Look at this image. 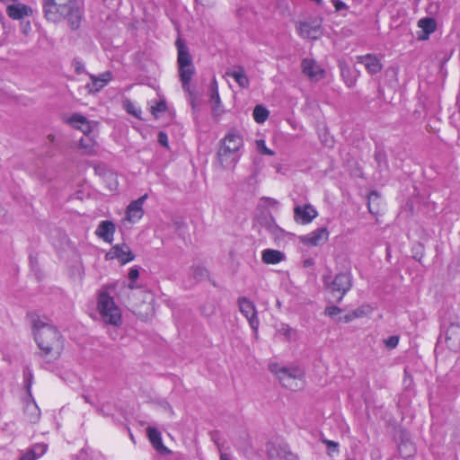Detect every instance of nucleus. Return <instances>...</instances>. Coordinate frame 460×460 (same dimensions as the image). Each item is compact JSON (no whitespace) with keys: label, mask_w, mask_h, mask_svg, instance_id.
<instances>
[{"label":"nucleus","mask_w":460,"mask_h":460,"mask_svg":"<svg viewBox=\"0 0 460 460\" xmlns=\"http://www.w3.org/2000/svg\"><path fill=\"white\" fill-rule=\"evenodd\" d=\"M220 460H232V456L227 453L220 452Z\"/></svg>","instance_id":"42"},{"label":"nucleus","mask_w":460,"mask_h":460,"mask_svg":"<svg viewBox=\"0 0 460 460\" xmlns=\"http://www.w3.org/2000/svg\"><path fill=\"white\" fill-rule=\"evenodd\" d=\"M165 109H166L165 103L160 102L156 105V107L153 108V113H155L156 111H158V112L164 111H165Z\"/></svg>","instance_id":"39"},{"label":"nucleus","mask_w":460,"mask_h":460,"mask_svg":"<svg viewBox=\"0 0 460 460\" xmlns=\"http://www.w3.org/2000/svg\"><path fill=\"white\" fill-rule=\"evenodd\" d=\"M75 69L77 73H81L84 70V64L80 61L75 60L74 62Z\"/></svg>","instance_id":"40"},{"label":"nucleus","mask_w":460,"mask_h":460,"mask_svg":"<svg viewBox=\"0 0 460 460\" xmlns=\"http://www.w3.org/2000/svg\"><path fill=\"white\" fill-rule=\"evenodd\" d=\"M398 450L402 457H409L414 454L415 448L411 442H402L399 445Z\"/></svg>","instance_id":"27"},{"label":"nucleus","mask_w":460,"mask_h":460,"mask_svg":"<svg viewBox=\"0 0 460 460\" xmlns=\"http://www.w3.org/2000/svg\"><path fill=\"white\" fill-rule=\"evenodd\" d=\"M296 31L303 39L318 40L323 35V27L321 19L299 22L296 25Z\"/></svg>","instance_id":"7"},{"label":"nucleus","mask_w":460,"mask_h":460,"mask_svg":"<svg viewBox=\"0 0 460 460\" xmlns=\"http://www.w3.org/2000/svg\"><path fill=\"white\" fill-rule=\"evenodd\" d=\"M384 343L385 344L387 349H393L396 348L399 343V336H397V335L390 336L387 339L384 340Z\"/></svg>","instance_id":"31"},{"label":"nucleus","mask_w":460,"mask_h":460,"mask_svg":"<svg viewBox=\"0 0 460 460\" xmlns=\"http://www.w3.org/2000/svg\"><path fill=\"white\" fill-rule=\"evenodd\" d=\"M356 59L358 63L364 65L366 70L370 75L378 74L383 68L381 61L373 54L357 56Z\"/></svg>","instance_id":"18"},{"label":"nucleus","mask_w":460,"mask_h":460,"mask_svg":"<svg viewBox=\"0 0 460 460\" xmlns=\"http://www.w3.org/2000/svg\"><path fill=\"white\" fill-rule=\"evenodd\" d=\"M24 379L26 383V389L28 392V396L31 394V380H32V374L31 372L24 374Z\"/></svg>","instance_id":"36"},{"label":"nucleus","mask_w":460,"mask_h":460,"mask_svg":"<svg viewBox=\"0 0 460 460\" xmlns=\"http://www.w3.org/2000/svg\"><path fill=\"white\" fill-rule=\"evenodd\" d=\"M256 147H257V150L261 155H274V154H275L271 149L267 147L265 140H263V139L256 140Z\"/></svg>","instance_id":"29"},{"label":"nucleus","mask_w":460,"mask_h":460,"mask_svg":"<svg viewBox=\"0 0 460 460\" xmlns=\"http://www.w3.org/2000/svg\"><path fill=\"white\" fill-rule=\"evenodd\" d=\"M147 435L152 446L160 454L165 455L169 453L168 448L163 444L161 433L156 429L151 427L147 428Z\"/></svg>","instance_id":"21"},{"label":"nucleus","mask_w":460,"mask_h":460,"mask_svg":"<svg viewBox=\"0 0 460 460\" xmlns=\"http://www.w3.org/2000/svg\"><path fill=\"white\" fill-rule=\"evenodd\" d=\"M91 82L85 85V88L90 93L100 92L103 89L112 78V74L109 71L104 72L99 75H90Z\"/></svg>","instance_id":"16"},{"label":"nucleus","mask_w":460,"mask_h":460,"mask_svg":"<svg viewBox=\"0 0 460 460\" xmlns=\"http://www.w3.org/2000/svg\"><path fill=\"white\" fill-rule=\"evenodd\" d=\"M158 142L161 146L164 147H168V137L164 132H159L158 134Z\"/></svg>","instance_id":"37"},{"label":"nucleus","mask_w":460,"mask_h":460,"mask_svg":"<svg viewBox=\"0 0 460 460\" xmlns=\"http://www.w3.org/2000/svg\"><path fill=\"white\" fill-rule=\"evenodd\" d=\"M107 256L111 259H118L122 264L128 263L135 258L130 248L125 243L113 246Z\"/></svg>","instance_id":"17"},{"label":"nucleus","mask_w":460,"mask_h":460,"mask_svg":"<svg viewBox=\"0 0 460 460\" xmlns=\"http://www.w3.org/2000/svg\"><path fill=\"white\" fill-rule=\"evenodd\" d=\"M378 194L376 192H371L368 196V210L372 214H376L378 211L377 209H375L373 207V202L376 199H378Z\"/></svg>","instance_id":"32"},{"label":"nucleus","mask_w":460,"mask_h":460,"mask_svg":"<svg viewBox=\"0 0 460 460\" xmlns=\"http://www.w3.org/2000/svg\"><path fill=\"white\" fill-rule=\"evenodd\" d=\"M302 72L312 81H320L325 76V70L312 58H304L301 63Z\"/></svg>","instance_id":"10"},{"label":"nucleus","mask_w":460,"mask_h":460,"mask_svg":"<svg viewBox=\"0 0 460 460\" xmlns=\"http://www.w3.org/2000/svg\"><path fill=\"white\" fill-rule=\"evenodd\" d=\"M198 270H199V271H200L199 275H200V276H202V275H203L204 270H203L202 269H199Z\"/></svg>","instance_id":"49"},{"label":"nucleus","mask_w":460,"mask_h":460,"mask_svg":"<svg viewBox=\"0 0 460 460\" xmlns=\"http://www.w3.org/2000/svg\"><path fill=\"white\" fill-rule=\"evenodd\" d=\"M226 75L234 79L238 85L242 88H247L250 84L248 76L245 74L243 67L238 66L233 70H227Z\"/></svg>","instance_id":"24"},{"label":"nucleus","mask_w":460,"mask_h":460,"mask_svg":"<svg viewBox=\"0 0 460 460\" xmlns=\"http://www.w3.org/2000/svg\"><path fill=\"white\" fill-rule=\"evenodd\" d=\"M139 276V271L136 268H132L129 270V272H128V279H130L131 283L128 285V288H134V284L133 282L136 281L137 279Z\"/></svg>","instance_id":"33"},{"label":"nucleus","mask_w":460,"mask_h":460,"mask_svg":"<svg viewBox=\"0 0 460 460\" xmlns=\"http://www.w3.org/2000/svg\"><path fill=\"white\" fill-rule=\"evenodd\" d=\"M84 401H85L86 402H90L88 396L84 395Z\"/></svg>","instance_id":"48"},{"label":"nucleus","mask_w":460,"mask_h":460,"mask_svg":"<svg viewBox=\"0 0 460 460\" xmlns=\"http://www.w3.org/2000/svg\"><path fill=\"white\" fill-rule=\"evenodd\" d=\"M97 310L105 323L119 326L121 323V312L114 299L106 291L98 294Z\"/></svg>","instance_id":"6"},{"label":"nucleus","mask_w":460,"mask_h":460,"mask_svg":"<svg viewBox=\"0 0 460 460\" xmlns=\"http://www.w3.org/2000/svg\"><path fill=\"white\" fill-rule=\"evenodd\" d=\"M211 102H213L216 105V107L213 108L214 114L219 115L221 111L218 110V108L220 106L221 101L217 88L211 93Z\"/></svg>","instance_id":"30"},{"label":"nucleus","mask_w":460,"mask_h":460,"mask_svg":"<svg viewBox=\"0 0 460 460\" xmlns=\"http://www.w3.org/2000/svg\"><path fill=\"white\" fill-rule=\"evenodd\" d=\"M418 27L421 31L418 34L419 40H427L429 39L430 34L437 30V22L432 17H424L418 21Z\"/></svg>","instance_id":"19"},{"label":"nucleus","mask_w":460,"mask_h":460,"mask_svg":"<svg viewBox=\"0 0 460 460\" xmlns=\"http://www.w3.org/2000/svg\"><path fill=\"white\" fill-rule=\"evenodd\" d=\"M278 332L289 341L295 339L296 335V330H294L288 324L286 323L280 324L279 328L278 329Z\"/></svg>","instance_id":"28"},{"label":"nucleus","mask_w":460,"mask_h":460,"mask_svg":"<svg viewBox=\"0 0 460 460\" xmlns=\"http://www.w3.org/2000/svg\"><path fill=\"white\" fill-rule=\"evenodd\" d=\"M95 233L101 239L111 243L115 233V225L111 221H102Z\"/></svg>","instance_id":"20"},{"label":"nucleus","mask_w":460,"mask_h":460,"mask_svg":"<svg viewBox=\"0 0 460 460\" xmlns=\"http://www.w3.org/2000/svg\"><path fill=\"white\" fill-rule=\"evenodd\" d=\"M44 13L46 18L54 22L75 16L72 28L75 30L79 27L81 12L76 6V0H47L44 4Z\"/></svg>","instance_id":"3"},{"label":"nucleus","mask_w":460,"mask_h":460,"mask_svg":"<svg viewBox=\"0 0 460 460\" xmlns=\"http://www.w3.org/2000/svg\"><path fill=\"white\" fill-rule=\"evenodd\" d=\"M270 203L278 204V201L273 199H268Z\"/></svg>","instance_id":"46"},{"label":"nucleus","mask_w":460,"mask_h":460,"mask_svg":"<svg viewBox=\"0 0 460 460\" xmlns=\"http://www.w3.org/2000/svg\"><path fill=\"white\" fill-rule=\"evenodd\" d=\"M33 329L35 341L44 356L49 358V361L58 358L64 342L57 328L38 319L34 321Z\"/></svg>","instance_id":"1"},{"label":"nucleus","mask_w":460,"mask_h":460,"mask_svg":"<svg viewBox=\"0 0 460 460\" xmlns=\"http://www.w3.org/2000/svg\"><path fill=\"white\" fill-rule=\"evenodd\" d=\"M456 329H457V327H451V329L447 332V333L453 332L454 330H456Z\"/></svg>","instance_id":"47"},{"label":"nucleus","mask_w":460,"mask_h":460,"mask_svg":"<svg viewBox=\"0 0 460 460\" xmlns=\"http://www.w3.org/2000/svg\"><path fill=\"white\" fill-rule=\"evenodd\" d=\"M269 114V111L262 105H256L252 112L254 120L260 124L267 120Z\"/></svg>","instance_id":"26"},{"label":"nucleus","mask_w":460,"mask_h":460,"mask_svg":"<svg viewBox=\"0 0 460 460\" xmlns=\"http://www.w3.org/2000/svg\"><path fill=\"white\" fill-rule=\"evenodd\" d=\"M0 460H6V459H4V458H0Z\"/></svg>","instance_id":"50"},{"label":"nucleus","mask_w":460,"mask_h":460,"mask_svg":"<svg viewBox=\"0 0 460 460\" xmlns=\"http://www.w3.org/2000/svg\"><path fill=\"white\" fill-rule=\"evenodd\" d=\"M238 305L240 312L248 320L249 324L253 332L257 333L260 322L257 316V311L254 304L246 297H241L238 300Z\"/></svg>","instance_id":"8"},{"label":"nucleus","mask_w":460,"mask_h":460,"mask_svg":"<svg viewBox=\"0 0 460 460\" xmlns=\"http://www.w3.org/2000/svg\"><path fill=\"white\" fill-rule=\"evenodd\" d=\"M80 147L83 148V149H85L86 150V153H92L93 151V145L91 143V141L88 143V144H84V139L82 138L80 140Z\"/></svg>","instance_id":"38"},{"label":"nucleus","mask_w":460,"mask_h":460,"mask_svg":"<svg viewBox=\"0 0 460 460\" xmlns=\"http://www.w3.org/2000/svg\"><path fill=\"white\" fill-rule=\"evenodd\" d=\"M339 67L341 69V75L344 80L346 85L352 88L356 85L357 77L351 75V71L349 66L344 62H340Z\"/></svg>","instance_id":"25"},{"label":"nucleus","mask_w":460,"mask_h":460,"mask_svg":"<svg viewBox=\"0 0 460 460\" xmlns=\"http://www.w3.org/2000/svg\"><path fill=\"white\" fill-rule=\"evenodd\" d=\"M286 259L285 254L274 249H264L261 252V261L265 264H278Z\"/></svg>","instance_id":"22"},{"label":"nucleus","mask_w":460,"mask_h":460,"mask_svg":"<svg viewBox=\"0 0 460 460\" xmlns=\"http://www.w3.org/2000/svg\"><path fill=\"white\" fill-rule=\"evenodd\" d=\"M317 216V210L309 204L304 206H296L294 208L295 221L302 225L311 223Z\"/></svg>","instance_id":"11"},{"label":"nucleus","mask_w":460,"mask_h":460,"mask_svg":"<svg viewBox=\"0 0 460 460\" xmlns=\"http://www.w3.org/2000/svg\"><path fill=\"white\" fill-rule=\"evenodd\" d=\"M341 312V308L336 305L327 306L325 309V314L333 317Z\"/></svg>","instance_id":"34"},{"label":"nucleus","mask_w":460,"mask_h":460,"mask_svg":"<svg viewBox=\"0 0 460 460\" xmlns=\"http://www.w3.org/2000/svg\"><path fill=\"white\" fill-rule=\"evenodd\" d=\"M0 3H3L4 4H12V0H0Z\"/></svg>","instance_id":"44"},{"label":"nucleus","mask_w":460,"mask_h":460,"mask_svg":"<svg viewBox=\"0 0 460 460\" xmlns=\"http://www.w3.org/2000/svg\"><path fill=\"white\" fill-rule=\"evenodd\" d=\"M332 142H333L332 139H330V140L326 139L325 140V145L326 146H331L332 144Z\"/></svg>","instance_id":"45"},{"label":"nucleus","mask_w":460,"mask_h":460,"mask_svg":"<svg viewBox=\"0 0 460 460\" xmlns=\"http://www.w3.org/2000/svg\"><path fill=\"white\" fill-rule=\"evenodd\" d=\"M68 123L75 128L81 130L84 134H88L91 132V125L87 120L86 117L75 113L73 114L69 119Z\"/></svg>","instance_id":"23"},{"label":"nucleus","mask_w":460,"mask_h":460,"mask_svg":"<svg viewBox=\"0 0 460 460\" xmlns=\"http://www.w3.org/2000/svg\"><path fill=\"white\" fill-rule=\"evenodd\" d=\"M35 448H40L41 450V452L43 453L47 450V446L44 444H40V445H37L35 447Z\"/></svg>","instance_id":"43"},{"label":"nucleus","mask_w":460,"mask_h":460,"mask_svg":"<svg viewBox=\"0 0 460 460\" xmlns=\"http://www.w3.org/2000/svg\"><path fill=\"white\" fill-rule=\"evenodd\" d=\"M177 49V62L179 66V76L185 91L190 90V83L195 73V67L192 63V58L190 54L189 48L185 41L178 38L175 42Z\"/></svg>","instance_id":"4"},{"label":"nucleus","mask_w":460,"mask_h":460,"mask_svg":"<svg viewBox=\"0 0 460 460\" xmlns=\"http://www.w3.org/2000/svg\"><path fill=\"white\" fill-rule=\"evenodd\" d=\"M146 198L147 195L146 194L137 199V200H134L129 203L126 212V218L128 222L136 223L142 218L144 214L143 204Z\"/></svg>","instance_id":"14"},{"label":"nucleus","mask_w":460,"mask_h":460,"mask_svg":"<svg viewBox=\"0 0 460 460\" xmlns=\"http://www.w3.org/2000/svg\"><path fill=\"white\" fill-rule=\"evenodd\" d=\"M6 13L13 20H21L32 14V9L16 0H12V4L6 6Z\"/></svg>","instance_id":"13"},{"label":"nucleus","mask_w":460,"mask_h":460,"mask_svg":"<svg viewBox=\"0 0 460 460\" xmlns=\"http://www.w3.org/2000/svg\"><path fill=\"white\" fill-rule=\"evenodd\" d=\"M329 232L326 227H319L301 237V242L308 246H318L327 242Z\"/></svg>","instance_id":"12"},{"label":"nucleus","mask_w":460,"mask_h":460,"mask_svg":"<svg viewBox=\"0 0 460 460\" xmlns=\"http://www.w3.org/2000/svg\"><path fill=\"white\" fill-rule=\"evenodd\" d=\"M243 148V138L236 129L229 130L220 140V146L217 151V158L224 169L235 167L242 156Z\"/></svg>","instance_id":"2"},{"label":"nucleus","mask_w":460,"mask_h":460,"mask_svg":"<svg viewBox=\"0 0 460 460\" xmlns=\"http://www.w3.org/2000/svg\"><path fill=\"white\" fill-rule=\"evenodd\" d=\"M322 441L328 447V448L330 450L337 452V453L339 452V443L338 442L329 440L326 438L323 439Z\"/></svg>","instance_id":"35"},{"label":"nucleus","mask_w":460,"mask_h":460,"mask_svg":"<svg viewBox=\"0 0 460 460\" xmlns=\"http://www.w3.org/2000/svg\"><path fill=\"white\" fill-rule=\"evenodd\" d=\"M334 6H335L336 11H341V10L346 8V4L340 0H337L334 2Z\"/></svg>","instance_id":"41"},{"label":"nucleus","mask_w":460,"mask_h":460,"mask_svg":"<svg viewBox=\"0 0 460 460\" xmlns=\"http://www.w3.org/2000/svg\"><path fill=\"white\" fill-rule=\"evenodd\" d=\"M23 413L26 420L30 423H37L40 419V410L31 394L23 402Z\"/></svg>","instance_id":"15"},{"label":"nucleus","mask_w":460,"mask_h":460,"mask_svg":"<svg viewBox=\"0 0 460 460\" xmlns=\"http://www.w3.org/2000/svg\"><path fill=\"white\" fill-rule=\"evenodd\" d=\"M270 370L277 376L283 386L296 391L304 385V371L297 367H286L277 363L270 365Z\"/></svg>","instance_id":"5"},{"label":"nucleus","mask_w":460,"mask_h":460,"mask_svg":"<svg viewBox=\"0 0 460 460\" xmlns=\"http://www.w3.org/2000/svg\"><path fill=\"white\" fill-rule=\"evenodd\" d=\"M351 275L348 272L339 273L335 276L333 281L331 284L332 293L338 292L340 295L337 297V301L341 302L344 295L351 288Z\"/></svg>","instance_id":"9"}]
</instances>
